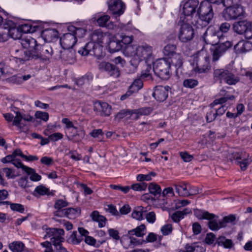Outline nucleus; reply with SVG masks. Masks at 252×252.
<instances>
[{
	"label": "nucleus",
	"mask_w": 252,
	"mask_h": 252,
	"mask_svg": "<svg viewBox=\"0 0 252 252\" xmlns=\"http://www.w3.org/2000/svg\"><path fill=\"white\" fill-rule=\"evenodd\" d=\"M110 19V16L108 15L97 13L92 17V21L100 27H106L108 25V22Z\"/></svg>",
	"instance_id": "25"
},
{
	"label": "nucleus",
	"mask_w": 252,
	"mask_h": 252,
	"mask_svg": "<svg viewBox=\"0 0 252 252\" xmlns=\"http://www.w3.org/2000/svg\"><path fill=\"white\" fill-rule=\"evenodd\" d=\"M176 50V46L174 44H167L163 49V53L165 55L171 57L175 56Z\"/></svg>",
	"instance_id": "47"
},
{
	"label": "nucleus",
	"mask_w": 252,
	"mask_h": 252,
	"mask_svg": "<svg viewBox=\"0 0 252 252\" xmlns=\"http://www.w3.org/2000/svg\"><path fill=\"white\" fill-rule=\"evenodd\" d=\"M226 67L223 68L215 69L213 72V78L216 81L220 83L222 82V79H224V74L226 71Z\"/></svg>",
	"instance_id": "42"
},
{
	"label": "nucleus",
	"mask_w": 252,
	"mask_h": 252,
	"mask_svg": "<svg viewBox=\"0 0 252 252\" xmlns=\"http://www.w3.org/2000/svg\"><path fill=\"white\" fill-rule=\"evenodd\" d=\"M171 61L168 59L162 58L156 60L153 64L154 73L162 79L169 78L170 73Z\"/></svg>",
	"instance_id": "4"
},
{
	"label": "nucleus",
	"mask_w": 252,
	"mask_h": 252,
	"mask_svg": "<svg viewBox=\"0 0 252 252\" xmlns=\"http://www.w3.org/2000/svg\"><path fill=\"white\" fill-rule=\"evenodd\" d=\"M199 19L197 23L202 26H206L212 20L214 12L211 4L207 1H202L197 10Z\"/></svg>",
	"instance_id": "6"
},
{
	"label": "nucleus",
	"mask_w": 252,
	"mask_h": 252,
	"mask_svg": "<svg viewBox=\"0 0 252 252\" xmlns=\"http://www.w3.org/2000/svg\"><path fill=\"white\" fill-rule=\"evenodd\" d=\"M223 38V35L219 31H217L213 28H208L204 32L203 38L206 44L212 46L219 43Z\"/></svg>",
	"instance_id": "10"
},
{
	"label": "nucleus",
	"mask_w": 252,
	"mask_h": 252,
	"mask_svg": "<svg viewBox=\"0 0 252 252\" xmlns=\"http://www.w3.org/2000/svg\"><path fill=\"white\" fill-rule=\"evenodd\" d=\"M92 40L87 43L84 47L79 50V53L83 56L89 54L95 56H100L102 47L104 46L109 45L110 42L109 35L94 32L92 35Z\"/></svg>",
	"instance_id": "1"
},
{
	"label": "nucleus",
	"mask_w": 252,
	"mask_h": 252,
	"mask_svg": "<svg viewBox=\"0 0 252 252\" xmlns=\"http://www.w3.org/2000/svg\"><path fill=\"white\" fill-rule=\"evenodd\" d=\"M121 40H118L117 41H115L114 39H112L111 38V43L116 42V44H117V49L116 50H114V52H116V51H118L120 49H121L122 48V45L120 44L121 42L123 43V44L125 45H128L130 44L132 41H133V36H128V35H122L121 36Z\"/></svg>",
	"instance_id": "32"
},
{
	"label": "nucleus",
	"mask_w": 252,
	"mask_h": 252,
	"mask_svg": "<svg viewBox=\"0 0 252 252\" xmlns=\"http://www.w3.org/2000/svg\"><path fill=\"white\" fill-rule=\"evenodd\" d=\"M148 189L150 192L154 195L159 194L161 192L160 186L155 183H151L149 185Z\"/></svg>",
	"instance_id": "50"
},
{
	"label": "nucleus",
	"mask_w": 252,
	"mask_h": 252,
	"mask_svg": "<svg viewBox=\"0 0 252 252\" xmlns=\"http://www.w3.org/2000/svg\"><path fill=\"white\" fill-rule=\"evenodd\" d=\"M59 32L55 29H47L43 31L42 36L45 40L50 42L58 36Z\"/></svg>",
	"instance_id": "29"
},
{
	"label": "nucleus",
	"mask_w": 252,
	"mask_h": 252,
	"mask_svg": "<svg viewBox=\"0 0 252 252\" xmlns=\"http://www.w3.org/2000/svg\"><path fill=\"white\" fill-rule=\"evenodd\" d=\"M52 244L48 241L41 243V246L45 248L44 252H55L52 248Z\"/></svg>",
	"instance_id": "64"
},
{
	"label": "nucleus",
	"mask_w": 252,
	"mask_h": 252,
	"mask_svg": "<svg viewBox=\"0 0 252 252\" xmlns=\"http://www.w3.org/2000/svg\"><path fill=\"white\" fill-rule=\"evenodd\" d=\"M190 213H191V210L189 208H185L182 211H176L174 213L171 218L174 222H178L184 218L185 215Z\"/></svg>",
	"instance_id": "35"
},
{
	"label": "nucleus",
	"mask_w": 252,
	"mask_h": 252,
	"mask_svg": "<svg viewBox=\"0 0 252 252\" xmlns=\"http://www.w3.org/2000/svg\"><path fill=\"white\" fill-rule=\"evenodd\" d=\"M92 220L98 222L100 228L104 227L106 224V219L103 216L101 215L97 211H94L90 214Z\"/></svg>",
	"instance_id": "30"
},
{
	"label": "nucleus",
	"mask_w": 252,
	"mask_h": 252,
	"mask_svg": "<svg viewBox=\"0 0 252 252\" xmlns=\"http://www.w3.org/2000/svg\"><path fill=\"white\" fill-rule=\"evenodd\" d=\"M194 215L200 220H211L216 217L215 215L207 211L199 209L194 210Z\"/></svg>",
	"instance_id": "31"
},
{
	"label": "nucleus",
	"mask_w": 252,
	"mask_h": 252,
	"mask_svg": "<svg viewBox=\"0 0 252 252\" xmlns=\"http://www.w3.org/2000/svg\"><path fill=\"white\" fill-rule=\"evenodd\" d=\"M203 249L202 247L195 244L187 245L185 250H180L178 252H203Z\"/></svg>",
	"instance_id": "48"
},
{
	"label": "nucleus",
	"mask_w": 252,
	"mask_h": 252,
	"mask_svg": "<svg viewBox=\"0 0 252 252\" xmlns=\"http://www.w3.org/2000/svg\"><path fill=\"white\" fill-rule=\"evenodd\" d=\"M81 210L79 208H69L66 209V217L69 219H74L80 215Z\"/></svg>",
	"instance_id": "46"
},
{
	"label": "nucleus",
	"mask_w": 252,
	"mask_h": 252,
	"mask_svg": "<svg viewBox=\"0 0 252 252\" xmlns=\"http://www.w3.org/2000/svg\"><path fill=\"white\" fill-rule=\"evenodd\" d=\"M126 9V5L122 0H113L111 3V19L114 18L118 21L120 16L124 13Z\"/></svg>",
	"instance_id": "14"
},
{
	"label": "nucleus",
	"mask_w": 252,
	"mask_h": 252,
	"mask_svg": "<svg viewBox=\"0 0 252 252\" xmlns=\"http://www.w3.org/2000/svg\"><path fill=\"white\" fill-rule=\"evenodd\" d=\"M156 174L154 172H152L148 174H138L137 176V180L143 182L144 181H149L152 180V176H156Z\"/></svg>",
	"instance_id": "52"
},
{
	"label": "nucleus",
	"mask_w": 252,
	"mask_h": 252,
	"mask_svg": "<svg viewBox=\"0 0 252 252\" xmlns=\"http://www.w3.org/2000/svg\"><path fill=\"white\" fill-rule=\"evenodd\" d=\"M211 69V65L209 63V59L208 57L204 58V63L203 64L197 65V66L194 68V71L196 73H207Z\"/></svg>",
	"instance_id": "34"
},
{
	"label": "nucleus",
	"mask_w": 252,
	"mask_h": 252,
	"mask_svg": "<svg viewBox=\"0 0 252 252\" xmlns=\"http://www.w3.org/2000/svg\"><path fill=\"white\" fill-rule=\"evenodd\" d=\"M153 109L151 107H143L138 109L132 110V114H136L137 118L141 116L148 115L153 111Z\"/></svg>",
	"instance_id": "44"
},
{
	"label": "nucleus",
	"mask_w": 252,
	"mask_h": 252,
	"mask_svg": "<svg viewBox=\"0 0 252 252\" xmlns=\"http://www.w3.org/2000/svg\"><path fill=\"white\" fill-rule=\"evenodd\" d=\"M33 195L37 197L40 196L47 195L48 196H54L55 191H50L49 189L43 185L37 186L33 192Z\"/></svg>",
	"instance_id": "27"
},
{
	"label": "nucleus",
	"mask_w": 252,
	"mask_h": 252,
	"mask_svg": "<svg viewBox=\"0 0 252 252\" xmlns=\"http://www.w3.org/2000/svg\"><path fill=\"white\" fill-rule=\"evenodd\" d=\"M59 58L68 62L69 63H71L74 60L73 53L70 51L65 50L64 49L63 50L60 51Z\"/></svg>",
	"instance_id": "38"
},
{
	"label": "nucleus",
	"mask_w": 252,
	"mask_h": 252,
	"mask_svg": "<svg viewBox=\"0 0 252 252\" xmlns=\"http://www.w3.org/2000/svg\"><path fill=\"white\" fill-rule=\"evenodd\" d=\"M236 220V217L234 215H229L224 217L221 220L224 227H225L227 223H233Z\"/></svg>",
	"instance_id": "60"
},
{
	"label": "nucleus",
	"mask_w": 252,
	"mask_h": 252,
	"mask_svg": "<svg viewBox=\"0 0 252 252\" xmlns=\"http://www.w3.org/2000/svg\"><path fill=\"white\" fill-rule=\"evenodd\" d=\"M233 46L232 42L227 41L224 42L220 43L212 46L210 48V51L212 54V61L215 62L219 60L224 53L231 48Z\"/></svg>",
	"instance_id": "8"
},
{
	"label": "nucleus",
	"mask_w": 252,
	"mask_h": 252,
	"mask_svg": "<svg viewBox=\"0 0 252 252\" xmlns=\"http://www.w3.org/2000/svg\"><path fill=\"white\" fill-rule=\"evenodd\" d=\"M124 54L127 57H134L137 59L138 62L142 61L147 62L150 58L153 53V47L147 43H142L138 45L133 50L131 46H127L124 50Z\"/></svg>",
	"instance_id": "2"
},
{
	"label": "nucleus",
	"mask_w": 252,
	"mask_h": 252,
	"mask_svg": "<svg viewBox=\"0 0 252 252\" xmlns=\"http://www.w3.org/2000/svg\"><path fill=\"white\" fill-rule=\"evenodd\" d=\"M176 192L179 196L186 197L196 194V191H192L190 185L185 182H178L173 185Z\"/></svg>",
	"instance_id": "16"
},
{
	"label": "nucleus",
	"mask_w": 252,
	"mask_h": 252,
	"mask_svg": "<svg viewBox=\"0 0 252 252\" xmlns=\"http://www.w3.org/2000/svg\"><path fill=\"white\" fill-rule=\"evenodd\" d=\"M68 205V203L67 201L63 199H58L56 201L54 204V207L57 210H61L63 209V208L67 206Z\"/></svg>",
	"instance_id": "57"
},
{
	"label": "nucleus",
	"mask_w": 252,
	"mask_h": 252,
	"mask_svg": "<svg viewBox=\"0 0 252 252\" xmlns=\"http://www.w3.org/2000/svg\"><path fill=\"white\" fill-rule=\"evenodd\" d=\"M76 36L71 32L64 34L60 38V44L64 49H69L76 44Z\"/></svg>",
	"instance_id": "17"
},
{
	"label": "nucleus",
	"mask_w": 252,
	"mask_h": 252,
	"mask_svg": "<svg viewBox=\"0 0 252 252\" xmlns=\"http://www.w3.org/2000/svg\"><path fill=\"white\" fill-rule=\"evenodd\" d=\"M224 79L222 82L229 85H234L239 81V77L232 72V70L226 67V71L224 74Z\"/></svg>",
	"instance_id": "24"
},
{
	"label": "nucleus",
	"mask_w": 252,
	"mask_h": 252,
	"mask_svg": "<svg viewBox=\"0 0 252 252\" xmlns=\"http://www.w3.org/2000/svg\"><path fill=\"white\" fill-rule=\"evenodd\" d=\"M153 68H152L151 65L147 63V62H145L144 65V68L142 70L140 75L141 79L144 80H152V72Z\"/></svg>",
	"instance_id": "33"
},
{
	"label": "nucleus",
	"mask_w": 252,
	"mask_h": 252,
	"mask_svg": "<svg viewBox=\"0 0 252 252\" xmlns=\"http://www.w3.org/2000/svg\"><path fill=\"white\" fill-rule=\"evenodd\" d=\"M220 95L222 96L216 99L211 104L212 107H214L218 104H223L229 100H233L235 97L226 92L225 90H222L220 92Z\"/></svg>",
	"instance_id": "23"
},
{
	"label": "nucleus",
	"mask_w": 252,
	"mask_h": 252,
	"mask_svg": "<svg viewBox=\"0 0 252 252\" xmlns=\"http://www.w3.org/2000/svg\"><path fill=\"white\" fill-rule=\"evenodd\" d=\"M35 117L36 119L42 120L47 122L49 120V114L47 112L38 111L35 113Z\"/></svg>",
	"instance_id": "56"
},
{
	"label": "nucleus",
	"mask_w": 252,
	"mask_h": 252,
	"mask_svg": "<svg viewBox=\"0 0 252 252\" xmlns=\"http://www.w3.org/2000/svg\"><path fill=\"white\" fill-rule=\"evenodd\" d=\"M7 33L14 39H20L22 37V33L19 27L10 28Z\"/></svg>",
	"instance_id": "49"
},
{
	"label": "nucleus",
	"mask_w": 252,
	"mask_h": 252,
	"mask_svg": "<svg viewBox=\"0 0 252 252\" xmlns=\"http://www.w3.org/2000/svg\"><path fill=\"white\" fill-rule=\"evenodd\" d=\"M68 155L70 156V158L73 160L78 161L82 159L81 155L78 153L76 150L70 151Z\"/></svg>",
	"instance_id": "62"
},
{
	"label": "nucleus",
	"mask_w": 252,
	"mask_h": 252,
	"mask_svg": "<svg viewBox=\"0 0 252 252\" xmlns=\"http://www.w3.org/2000/svg\"><path fill=\"white\" fill-rule=\"evenodd\" d=\"M194 35V30L191 26L187 23L181 24L178 33L180 41L184 43L189 41L193 39Z\"/></svg>",
	"instance_id": "12"
},
{
	"label": "nucleus",
	"mask_w": 252,
	"mask_h": 252,
	"mask_svg": "<svg viewBox=\"0 0 252 252\" xmlns=\"http://www.w3.org/2000/svg\"><path fill=\"white\" fill-rule=\"evenodd\" d=\"M130 235H135L136 237H143L146 233V228L144 224H141L134 229L128 231Z\"/></svg>",
	"instance_id": "37"
},
{
	"label": "nucleus",
	"mask_w": 252,
	"mask_h": 252,
	"mask_svg": "<svg viewBox=\"0 0 252 252\" xmlns=\"http://www.w3.org/2000/svg\"><path fill=\"white\" fill-rule=\"evenodd\" d=\"M10 207L12 210L17 211L21 213H23L25 211L24 206L21 204L11 203L10 204Z\"/></svg>",
	"instance_id": "58"
},
{
	"label": "nucleus",
	"mask_w": 252,
	"mask_h": 252,
	"mask_svg": "<svg viewBox=\"0 0 252 252\" xmlns=\"http://www.w3.org/2000/svg\"><path fill=\"white\" fill-rule=\"evenodd\" d=\"M168 86H158L155 87L153 96L159 102H163L166 99L168 95Z\"/></svg>",
	"instance_id": "21"
},
{
	"label": "nucleus",
	"mask_w": 252,
	"mask_h": 252,
	"mask_svg": "<svg viewBox=\"0 0 252 252\" xmlns=\"http://www.w3.org/2000/svg\"><path fill=\"white\" fill-rule=\"evenodd\" d=\"M147 188V184L144 182L136 183L131 186V189L135 191H142L145 190Z\"/></svg>",
	"instance_id": "53"
},
{
	"label": "nucleus",
	"mask_w": 252,
	"mask_h": 252,
	"mask_svg": "<svg viewBox=\"0 0 252 252\" xmlns=\"http://www.w3.org/2000/svg\"><path fill=\"white\" fill-rule=\"evenodd\" d=\"M83 240L82 236L80 235L77 231H74L70 235L68 241L73 245H78Z\"/></svg>",
	"instance_id": "45"
},
{
	"label": "nucleus",
	"mask_w": 252,
	"mask_h": 252,
	"mask_svg": "<svg viewBox=\"0 0 252 252\" xmlns=\"http://www.w3.org/2000/svg\"><path fill=\"white\" fill-rule=\"evenodd\" d=\"M32 50H25L24 49L15 50L14 58L16 59L17 62L23 63L31 59H33L32 56Z\"/></svg>",
	"instance_id": "18"
},
{
	"label": "nucleus",
	"mask_w": 252,
	"mask_h": 252,
	"mask_svg": "<svg viewBox=\"0 0 252 252\" xmlns=\"http://www.w3.org/2000/svg\"><path fill=\"white\" fill-rule=\"evenodd\" d=\"M1 170L3 173H5L8 179H14L16 177L14 169L10 168H3Z\"/></svg>",
	"instance_id": "55"
},
{
	"label": "nucleus",
	"mask_w": 252,
	"mask_h": 252,
	"mask_svg": "<svg viewBox=\"0 0 252 252\" xmlns=\"http://www.w3.org/2000/svg\"><path fill=\"white\" fill-rule=\"evenodd\" d=\"M176 67H180L182 65V60L179 54H176L175 57L170 61Z\"/></svg>",
	"instance_id": "63"
},
{
	"label": "nucleus",
	"mask_w": 252,
	"mask_h": 252,
	"mask_svg": "<svg viewBox=\"0 0 252 252\" xmlns=\"http://www.w3.org/2000/svg\"><path fill=\"white\" fill-rule=\"evenodd\" d=\"M251 25L252 22L243 20L235 23L233 29L235 32L240 34L244 33L246 38L251 39L252 38Z\"/></svg>",
	"instance_id": "13"
},
{
	"label": "nucleus",
	"mask_w": 252,
	"mask_h": 252,
	"mask_svg": "<svg viewBox=\"0 0 252 252\" xmlns=\"http://www.w3.org/2000/svg\"><path fill=\"white\" fill-rule=\"evenodd\" d=\"M65 133L67 139L74 143L80 142L85 135V132L83 129H78L76 126L66 131Z\"/></svg>",
	"instance_id": "15"
},
{
	"label": "nucleus",
	"mask_w": 252,
	"mask_h": 252,
	"mask_svg": "<svg viewBox=\"0 0 252 252\" xmlns=\"http://www.w3.org/2000/svg\"><path fill=\"white\" fill-rule=\"evenodd\" d=\"M142 79H136L134 80L132 84L129 87V90L132 93L137 92L143 87V82Z\"/></svg>",
	"instance_id": "43"
},
{
	"label": "nucleus",
	"mask_w": 252,
	"mask_h": 252,
	"mask_svg": "<svg viewBox=\"0 0 252 252\" xmlns=\"http://www.w3.org/2000/svg\"><path fill=\"white\" fill-rule=\"evenodd\" d=\"M12 164L17 168H22V170L25 172L28 171L29 172L30 171H33L32 168L24 165L19 159L14 158V160L12 162Z\"/></svg>",
	"instance_id": "54"
},
{
	"label": "nucleus",
	"mask_w": 252,
	"mask_h": 252,
	"mask_svg": "<svg viewBox=\"0 0 252 252\" xmlns=\"http://www.w3.org/2000/svg\"><path fill=\"white\" fill-rule=\"evenodd\" d=\"M33 171H30L29 172L25 171L28 175H30V178L32 181H39L41 180V177L40 175L35 172V170L32 168Z\"/></svg>",
	"instance_id": "59"
},
{
	"label": "nucleus",
	"mask_w": 252,
	"mask_h": 252,
	"mask_svg": "<svg viewBox=\"0 0 252 252\" xmlns=\"http://www.w3.org/2000/svg\"><path fill=\"white\" fill-rule=\"evenodd\" d=\"M146 212V210L143 207L138 206L133 210L131 216L134 219L141 220L144 219V216Z\"/></svg>",
	"instance_id": "36"
},
{
	"label": "nucleus",
	"mask_w": 252,
	"mask_h": 252,
	"mask_svg": "<svg viewBox=\"0 0 252 252\" xmlns=\"http://www.w3.org/2000/svg\"><path fill=\"white\" fill-rule=\"evenodd\" d=\"M208 226L210 229L213 231L218 230L221 228L224 227L222 220H218L216 219H212L208 220Z\"/></svg>",
	"instance_id": "41"
},
{
	"label": "nucleus",
	"mask_w": 252,
	"mask_h": 252,
	"mask_svg": "<svg viewBox=\"0 0 252 252\" xmlns=\"http://www.w3.org/2000/svg\"><path fill=\"white\" fill-rule=\"evenodd\" d=\"M172 226L170 224H167L163 225L161 228V231L163 235H167L172 231Z\"/></svg>",
	"instance_id": "61"
},
{
	"label": "nucleus",
	"mask_w": 252,
	"mask_h": 252,
	"mask_svg": "<svg viewBox=\"0 0 252 252\" xmlns=\"http://www.w3.org/2000/svg\"><path fill=\"white\" fill-rule=\"evenodd\" d=\"M9 248L12 252H22L25 245L21 241H14L9 244Z\"/></svg>",
	"instance_id": "40"
},
{
	"label": "nucleus",
	"mask_w": 252,
	"mask_h": 252,
	"mask_svg": "<svg viewBox=\"0 0 252 252\" xmlns=\"http://www.w3.org/2000/svg\"><path fill=\"white\" fill-rule=\"evenodd\" d=\"M133 236L130 235L128 231L127 234L121 240V242L125 248H133L136 246L140 245L143 244L144 241L138 240Z\"/></svg>",
	"instance_id": "20"
},
{
	"label": "nucleus",
	"mask_w": 252,
	"mask_h": 252,
	"mask_svg": "<svg viewBox=\"0 0 252 252\" xmlns=\"http://www.w3.org/2000/svg\"><path fill=\"white\" fill-rule=\"evenodd\" d=\"M234 50L237 53H246L252 48V44L249 41L241 40L234 47Z\"/></svg>",
	"instance_id": "26"
},
{
	"label": "nucleus",
	"mask_w": 252,
	"mask_h": 252,
	"mask_svg": "<svg viewBox=\"0 0 252 252\" xmlns=\"http://www.w3.org/2000/svg\"><path fill=\"white\" fill-rule=\"evenodd\" d=\"M238 2L239 0H224L223 7L225 8L222 15L225 20H235L244 15V8Z\"/></svg>",
	"instance_id": "3"
},
{
	"label": "nucleus",
	"mask_w": 252,
	"mask_h": 252,
	"mask_svg": "<svg viewBox=\"0 0 252 252\" xmlns=\"http://www.w3.org/2000/svg\"><path fill=\"white\" fill-rule=\"evenodd\" d=\"M20 43L24 48L31 49V50H34L37 45L36 40L30 36L22 38Z\"/></svg>",
	"instance_id": "28"
},
{
	"label": "nucleus",
	"mask_w": 252,
	"mask_h": 252,
	"mask_svg": "<svg viewBox=\"0 0 252 252\" xmlns=\"http://www.w3.org/2000/svg\"><path fill=\"white\" fill-rule=\"evenodd\" d=\"M68 31L75 35L76 39L77 38L83 37L86 32V30L82 28H77L73 26H69L68 28Z\"/></svg>",
	"instance_id": "39"
},
{
	"label": "nucleus",
	"mask_w": 252,
	"mask_h": 252,
	"mask_svg": "<svg viewBox=\"0 0 252 252\" xmlns=\"http://www.w3.org/2000/svg\"><path fill=\"white\" fill-rule=\"evenodd\" d=\"M15 116L11 113L3 114V117L8 122L13 121L12 125L17 127L21 131H24L27 129V124L26 122H31L33 117L30 115L22 114L20 112H15Z\"/></svg>",
	"instance_id": "5"
},
{
	"label": "nucleus",
	"mask_w": 252,
	"mask_h": 252,
	"mask_svg": "<svg viewBox=\"0 0 252 252\" xmlns=\"http://www.w3.org/2000/svg\"><path fill=\"white\" fill-rule=\"evenodd\" d=\"M94 110L97 115L106 116L109 115L110 107L107 103L98 101L94 103Z\"/></svg>",
	"instance_id": "19"
},
{
	"label": "nucleus",
	"mask_w": 252,
	"mask_h": 252,
	"mask_svg": "<svg viewBox=\"0 0 252 252\" xmlns=\"http://www.w3.org/2000/svg\"><path fill=\"white\" fill-rule=\"evenodd\" d=\"M231 158L236 160L240 165L241 169L244 171L252 161L249 154L245 151L234 152L231 153Z\"/></svg>",
	"instance_id": "11"
},
{
	"label": "nucleus",
	"mask_w": 252,
	"mask_h": 252,
	"mask_svg": "<svg viewBox=\"0 0 252 252\" xmlns=\"http://www.w3.org/2000/svg\"><path fill=\"white\" fill-rule=\"evenodd\" d=\"M198 84V82L197 80L193 79H186L183 82V85L186 88H193L197 86Z\"/></svg>",
	"instance_id": "51"
},
{
	"label": "nucleus",
	"mask_w": 252,
	"mask_h": 252,
	"mask_svg": "<svg viewBox=\"0 0 252 252\" xmlns=\"http://www.w3.org/2000/svg\"><path fill=\"white\" fill-rule=\"evenodd\" d=\"M199 4L198 0H188L184 3L183 12L186 16H190L195 13L196 8Z\"/></svg>",
	"instance_id": "22"
},
{
	"label": "nucleus",
	"mask_w": 252,
	"mask_h": 252,
	"mask_svg": "<svg viewBox=\"0 0 252 252\" xmlns=\"http://www.w3.org/2000/svg\"><path fill=\"white\" fill-rule=\"evenodd\" d=\"M64 231L63 229L49 228L47 230L46 234L44 236V238H50V242L55 246L64 242Z\"/></svg>",
	"instance_id": "9"
},
{
	"label": "nucleus",
	"mask_w": 252,
	"mask_h": 252,
	"mask_svg": "<svg viewBox=\"0 0 252 252\" xmlns=\"http://www.w3.org/2000/svg\"><path fill=\"white\" fill-rule=\"evenodd\" d=\"M32 50L33 59L43 61H48L53 54L52 47L48 45L37 44L34 50Z\"/></svg>",
	"instance_id": "7"
}]
</instances>
